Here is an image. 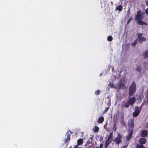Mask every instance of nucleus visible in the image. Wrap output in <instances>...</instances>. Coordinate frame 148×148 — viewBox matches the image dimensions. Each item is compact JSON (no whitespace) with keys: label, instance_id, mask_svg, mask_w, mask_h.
I'll return each mask as SVG.
<instances>
[{"label":"nucleus","instance_id":"f257e3e1","mask_svg":"<svg viewBox=\"0 0 148 148\" xmlns=\"http://www.w3.org/2000/svg\"><path fill=\"white\" fill-rule=\"evenodd\" d=\"M144 14V12H141L140 11H138L135 16V19L137 21V23L140 25H147V23L142 21V19L143 18V16Z\"/></svg>","mask_w":148,"mask_h":148},{"label":"nucleus","instance_id":"f03ea898","mask_svg":"<svg viewBox=\"0 0 148 148\" xmlns=\"http://www.w3.org/2000/svg\"><path fill=\"white\" fill-rule=\"evenodd\" d=\"M136 88V85L134 82H133L129 88V96L131 97L133 95L135 92Z\"/></svg>","mask_w":148,"mask_h":148},{"label":"nucleus","instance_id":"7ed1b4c3","mask_svg":"<svg viewBox=\"0 0 148 148\" xmlns=\"http://www.w3.org/2000/svg\"><path fill=\"white\" fill-rule=\"evenodd\" d=\"M136 110L134 112L133 115L134 117L137 116L139 114L140 110H138V108L137 106H136L135 107Z\"/></svg>","mask_w":148,"mask_h":148},{"label":"nucleus","instance_id":"20e7f679","mask_svg":"<svg viewBox=\"0 0 148 148\" xmlns=\"http://www.w3.org/2000/svg\"><path fill=\"white\" fill-rule=\"evenodd\" d=\"M135 102V99L134 97H132L128 99L127 102L131 105H133Z\"/></svg>","mask_w":148,"mask_h":148},{"label":"nucleus","instance_id":"39448f33","mask_svg":"<svg viewBox=\"0 0 148 148\" xmlns=\"http://www.w3.org/2000/svg\"><path fill=\"white\" fill-rule=\"evenodd\" d=\"M121 135L118 133L117 137L115 140L116 141L117 144H119L121 142Z\"/></svg>","mask_w":148,"mask_h":148},{"label":"nucleus","instance_id":"423d86ee","mask_svg":"<svg viewBox=\"0 0 148 148\" xmlns=\"http://www.w3.org/2000/svg\"><path fill=\"white\" fill-rule=\"evenodd\" d=\"M109 86L112 88H114L115 89H119L120 88V87L118 86L117 85H115L113 84H109Z\"/></svg>","mask_w":148,"mask_h":148},{"label":"nucleus","instance_id":"0eeeda50","mask_svg":"<svg viewBox=\"0 0 148 148\" xmlns=\"http://www.w3.org/2000/svg\"><path fill=\"white\" fill-rule=\"evenodd\" d=\"M143 56L144 58H146L148 57V50L143 52L142 53Z\"/></svg>","mask_w":148,"mask_h":148},{"label":"nucleus","instance_id":"6e6552de","mask_svg":"<svg viewBox=\"0 0 148 148\" xmlns=\"http://www.w3.org/2000/svg\"><path fill=\"white\" fill-rule=\"evenodd\" d=\"M147 134V131L146 130H143L141 131L140 134L141 136L145 137Z\"/></svg>","mask_w":148,"mask_h":148},{"label":"nucleus","instance_id":"1a4fd4ad","mask_svg":"<svg viewBox=\"0 0 148 148\" xmlns=\"http://www.w3.org/2000/svg\"><path fill=\"white\" fill-rule=\"evenodd\" d=\"M146 141L145 139L143 138H141L139 140V143L140 144L143 145L145 144Z\"/></svg>","mask_w":148,"mask_h":148},{"label":"nucleus","instance_id":"9d476101","mask_svg":"<svg viewBox=\"0 0 148 148\" xmlns=\"http://www.w3.org/2000/svg\"><path fill=\"white\" fill-rule=\"evenodd\" d=\"M123 9V7L121 5H119L116 8V10H119L120 12L122 11Z\"/></svg>","mask_w":148,"mask_h":148},{"label":"nucleus","instance_id":"9b49d317","mask_svg":"<svg viewBox=\"0 0 148 148\" xmlns=\"http://www.w3.org/2000/svg\"><path fill=\"white\" fill-rule=\"evenodd\" d=\"M83 143V140L81 138L78 139L77 140V144L79 145H81Z\"/></svg>","mask_w":148,"mask_h":148},{"label":"nucleus","instance_id":"f8f14e48","mask_svg":"<svg viewBox=\"0 0 148 148\" xmlns=\"http://www.w3.org/2000/svg\"><path fill=\"white\" fill-rule=\"evenodd\" d=\"M146 39L145 38L142 37L139 39V42L140 43H142L143 41H145Z\"/></svg>","mask_w":148,"mask_h":148},{"label":"nucleus","instance_id":"ddd939ff","mask_svg":"<svg viewBox=\"0 0 148 148\" xmlns=\"http://www.w3.org/2000/svg\"><path fill=\"white\" fill-rule=\"evenodd\" d=\"M129 126L130 127H132L133 126V122L132 120L129 121L128 123Z\"/></svg>","mask_w":148,"mask_h":148},{"label":"nucleus","instance_id":"4468645a","mask_svg":"<svg viewBox=\"0 0 148 148\" xmlns=\"http://www.w3.org/2000/svg\"><path fill=\"white\" fill-rule=\"evenodd\" d=\"M104 119L103 117H100L98 120V122L99 123H102L104 121Z\"/></svg>","mask_w":148,"mask_h":148},{"label":"nucleus","instance_id":"2eb2a0df","mask_svg":"<svg viewBox=\"0 0 148 148\" xmlns=\"http://www.w3.org/2000/svg\"><path fill=\"white\" fill-rule=\"evenodd\" d=\"M132 136V132H131L130 133V134L127 137L126 140H129L130 139Z\"/></svg>","mask_w":148,"mask_h":148},{"label":"nucleus","instance_id":"dca6fc26","mask_svg":"<svg viewBox=\"0 0 148 148\" xmlns=\"http://www.w3.org/2000/svg\"><path fill=\"white\" fill-rule=\"evenodd\" d=\"M138 42V39L136 40L132 44V46H134Z\"/></svg>","mask_w":148,"mask_h":148},{"label":"nucleus","instance_id":"f3484780","mask_svg":"<svg viewBox=\"0 0 148 148\" xmlns=\"http://www.w3.org/2000/svg\"><path fill=\"white\" fill-rule=\"evenodd\" d=\"M99 128L98 127L95 126V128H93V131L95 132H97L99 130Z\"/></svg>","mask_w":148,"mask_h":148},{"label":"nucleus","instance_id":"a211bd4d","mask_svg":"<svg viewBox=\"0 0 148 148\" xmlns=\"http://www.w3.org/2000/svg\"><path fill=\"white\" fill-rule=\"evenodd\" d=\"M109 144V143L108 141V140H107L104 145L105 148H107L108 147Z\"/></svg>","mask_w":148,"mask_h":148},{"label":"nucleus","instance_id":"6ab92c4d","mask_svg":"<svg viewBox=\"0 0 148 148\" xmlns=\"http://www.w3.org/2000/svg\"><path fill=\"white\" fill-rule=\"evenodd\" d=\"M107 39L108 41H111L112 39V36H109L108 37Z\"/></svg>","mask_w":148,"mask_h":148},{"label":"nucleus","instance_id":"aec40b11","mask_svg":"<svg viewBox=\"0 0 148 148\" xmlns=\"http://www.w3.org/2000/svg\"><path fill=\"white\" fill-rule=\"evenodd\" d=\"M137 148H145V147L142 145H138L137 146Z\"/></svg>","mask_w":148,"mask_h":148},{"label":"nucleus","instance_id":"412c9836","mask_svg":"<svg viewBox=\"0 0 148 148\" xmlns=\"http://www.w3.org/2000/svg\"><path fill=\"white\" fill-rule=\"evenodd\" d=\"M121 123L122 124H123L124 125V123L123 121V119H124V117L123 116H122L121 118Z\"/></svg>","mask_w":148,"mask_h":148},{"label":"nucleus","instance_id":"4be33fe9","mask_svg":"<svg viewBox=\"0 0 148 148\" xmlns=\"http://www.w3.org/2000/svg\"><path fill=\"white\" fill-rule=\"evenodd\" d=\"M142 34L141 33L138 34V38L139 39L140 38H141L142 37Z\"/></svg>","mask_w":148,"mask_h":148},{"label":"nucleus","instance_id":"5701e85b","mask_svg":"<svg viewBox=\"0 0 148 148\" xmlns=\"http://www.w3.org/2000/svg\"><path fill=\"white\" fill-rule=\"evenodd\" d=\"M132 17H130V18H129V19L127 21V24H128L130 22L132 21Z\"/></svg>","mask_w":148,"mask_h":148},{"label":"nucleus","instance_id":"b1692460","mask_svg":"<svg viewBox=\"0 0 148 148\" xmlns=\"http://www.w3.org/2000/svg\"><path fill=\"white\" fill-rule=\"evenodd\" d=\"M129 104L128 102L127 103H125V108H127L129 106Z\"/></svg>","mask_w":148,"mask_h":148},{"label":"nucleus","instance_id":"393cba45","mask_svg":"<svg viewBox=\"0 0 148 148\" xmlns=\"http://www.w3.org/2000/svg\"><path fill=\"white\" fill-rule=\"evenodd\" d=\"M100 93V91L99 90H98L97 91H96L95 92V94L96 95H98Z\"/></svg>","mask_w":148,"mask_h":148},{"label":"nucleus","instance_id":"a878e982","mask_svg":"<svg viewBox=\"0 0 148 148\" xmlns=\"http://www.w3.org/2000/svg\"><path fill=\"white\" fill-rule=\"evenodd\" d=\"M136 70L138 71H140L141 68L139 67H138L137 68H136Z\"/></svg>","mask_w":148,"mask_h":148},{"label":"nucleus","instance_id":"bb28decb","mask_svg":"<svg viewBox=\"0 0 148 148\" xmlns=\"http://www.w3.org/2000/svg\"><path fill=\"white\" fill-rule=\"evenodd\" d=\"M70 139V135L69 134L68 135L66 140H69Z\"/></svg>","mask_w":148,"mask_h":148},{"label":"nucleus","instance_id":"cd10ccee","mask_svg":"<svg viewBox=\"0 0 148 148\" xmlns=\"http://www.w3.org/2000/svg\"><path fill=\"white\" fill-rule=\"evenodd\" d=\"M118 86L120 87V88H121L122 87L123 88L124 87V84H121L119 86Z\"/></svg>","mask_w":148,"mask_h":148},{"label":"nucleus","instance_id":"c85d7f7f","mask_svg":"<svg viewBox=\"0 0 148 148\" xmlns=\"http://www.w3.org/2000/svg\"><path fill=\"white\" fill-rule=\"evenodd\" d=\"M144 66L146 68H148V63H145L144 64Z\"/></svg>","mask_w":148,"mask_h":148},{"label":"nucleus","instance_id":"c756f323","mask_svg":"<svg viewBox=\"0 0 148 148\" xmlns=\"http://www.w3.org/2000/svg\"><path fill=\"white\" fill-rule=\"evenodd\" d=\"M109 109V107H106L104 111V112H106Z\"/></svg>","mask_w":148,"mask_h":148},{"label":"nucleus","instance_id":"7c9ffc66","mask_svg":"<svg viewBox=\"0 0 148 148\" xmlns=\"http://www.w3.org/2000/svg\"><path fill=\"white\" fill-rule=\"evenodd\" d=\"M145 12L147 14H148V8L146 9Z\"/></svg>","mask_w":148,"mask_h":148},{"label":"nucleus","instance_id":"2f4dec72","mask_svg":"<svg viewBox=\"0 0 148 148\" xmlns=\"http://www.w3.org/2000/svg\"><path fill=\"white\" fill-rule=\"evenodd\" d=\"M103 147V145L102 144H101L100 145V148H102Z\"/></svg>","mask_w":148,"mask_h":148},{"label":"nucleus","instance_id":"473e14b6","mask_svg":"<svg viewBox=\"0 0 148 148\" xmlns=\"http://www.w3.org/2000/svg\"><path fill=\"white\" fill-rule=\"evenodd\" d=\"M146 4L148 6V0L146 2Z\"/></svg>","mask_w":148,"mask_h":148},{"label":"nucleus","instance_id":"72a5a7b5","mask_svg":"<svg viewBox=\"0 0 148 148\" xmlns=\"http://www.w3.org/2000/svg\"><path fill=\"white\" fill-rule=\"evenodd\" d=\"M114 130L115 131H116V127L115 128L114 127Z\"/></svg>","mask_w":148,"mask_h":148},{"label":"nucleus","instance_id":"f704fd0d","mask_svg":"<svg viewBox=\"0 0 148 148\" xmlns=\"http://www.w3.org/2000/svg\"><path fill=\"white\" fill-rule=\"evenodd\" d=\"M146 126L148 128V122L146 124Z\"/></svg>","mask_w":148,"mask_h":148},{"label":"nucleus","instance_id":"c9c22d12","mask_svg":"<svg viewBox=\"0 0 148 148\" xmlns=\"http://www.w3.org/2000/svg\"><path fill=\"white\" fill-rule=\"evenodd\" d=\"M147 103H148V96H147Z\"/></svg>","mask_w":148,"mask_h":148},{"label":"nucleus","instance_id":"e433bc0d","mask_svg":"<svg viewBox=\"0 0 148 148\" xmlns=\"http://www.w3.org/2000/svg\"><path fill=\"white\" fill-rule=\"evenodd\" d=\"M121 148H126V147L125 146H123Z\"/></svg>","mask_w":148,"mask_h":148},{"label":"nucleus","instance_id":"4c0bfd02","mask_svg":"<svg viewBox=\"0 0 148 148\" xmlns=\"http://www.w3.org/2000/svg\"><path fill=\"white\" fill-rule=\"evenodd\" d=\"M147 96H148V88H147Z\"/></svg>","mask_w":148,"mask_h":148},{"label":"nucleus","instance_id":"58836bf2","mask_svg":"<svg viewBox=\"0 0 148 148\" xmlns=\"http://www.w3.org/2000/svg\"><path fill=\"white\" fill-rule=\"evenodd\" d=\"M102 73H101L100 74V75L101 76V75H102Z\"/></svg>","mask_w":148,"mask_h":148}]
</instances>
